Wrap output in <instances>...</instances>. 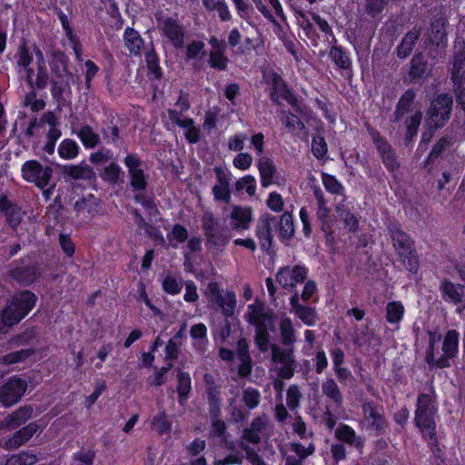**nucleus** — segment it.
I'll use <instances>...</instances> for the list:
<instances>
[{"label": "nucleus", "instance_id": "obj_49", "mask_svg": "<svg viewBox=\"0 0 465 465\" xmlns=\"http://www.w3.org/2000/svg\"><path fill=\"white\" fill-rule=\"evenodd\" d=\"M282 239H290L294 233L292 216L285 213L280 219L277 218V229Z\"/></svg>", "mask_w": 465, "mask_h": 465}, {"label": "nucleus", "instance_id": "obj_55", "mask_svg": "<svg viewBox=\"0 0 465 465\" xmlns=\"http://www.w3.org/2000/svg\"><path fill=\"white\" fill-rule=\"evenodd\" d=\"M145 62L147 68L154 78L159 79L162 76V69L159 64V57L153 48L145 53Z\"/></svg>", "mask_w": 465, "mask_h": 465}, {"label": "nucleus", "instance_id": "obj_16", "mask_svg": "<svg viewBox=\"0 0 465 465\" xmlns=\"http://www.w3.org/2000/svg\"><path fill=\"white\" fill-rule=\"evenodd\" d=\"M162 32L174 48L181 49L184 46L185 29L178 20L173 17L163 19Z\"/></svg>", "mask_w": 465, "mask_h": 465}, {"label": "nucleus", "instance_id": "obj_17", "mask_svg": "<svg viewBox=\"0 0 465 465\" xmlns=\"http://www.w3.org/2000/svg\"><path fill=\"white\" fill-rule=\"evenodd\" d=\"M371 136L385 167L390 172L397 170L400 167V163L395 151L379 133H372Z\"/></svg>", "mask_w": 465, "mask_h": 465}, {"label": "nucleus", "instance_id": "obj_59", "mask_svg": "<svg viewBox=\"0 0 465 465\" xmlns=\"http://www.w3.org/2000/svg\"><path fill=\"white\" fill-rule=\"evenodd\" d=\"M261 401V394L258 390L248 387L242 391V401L251 410L256 408Z\"/></svg>", "mask_w": 465, "mask_h": 465}, {"label": "nucleus", "instance_id": "obj_30", "mask_svg": "<svg viewBox=\"0 0 465 465\" xmlns=\"http://www.w3.org/2000/svg\"><path fill=\"white\" fill-rule=\"evenodd\" d=\"M279 331L282 341L281 346L294 348L297 336L292 321L290 317L283 316L281 318L279 322Z\"/></svg>", "mask_w": 465, "mask_h": 465}, {"label": "nucleus", "instance_id": "obj_7", "mask_svg": "<svg viewBox=\"0 0 465 465\" xmlns=\"http://www.w3.org/2000/svg\"><path fill=\"white\" fill-rule=\"evenodd\" d=\"M361 409V424L366 430L375 437L384 434L387 430V420L383 407L373 401H365Z\"/></svg>", "mask_w": 465, "mask_h": 465}, {"label": "nucleus", "instance_id": "obj_42", "mask_svg": "<svg viewBox=\"0 0 465 465\" xmlns=\"http://www.w3.org/2000/svg\"><path fill=\"white\" fill-rule=\"evenodd\" d=\"M291 90L287 86L282 76L276 73L272 75V93L271 99L279 104V98H283Z\"/></svg>", "mask_w": 465, "mask_h": 465}, {"label": "nucleus", "instance_id": "obj_60", "mask_svg": "<svg viewBox=\"0 0 465 465\" xmlns=\"http://www.w3.org/2000/svg\"><path fill=\"white\" fill-rule=\"evenodd\" d=\"M312 152L317 159H322L327 152L326 141L322 135H314L312 140Z\"/></svg>", "mask_w": 465, "mask_h": 465}, {"label": "nucleus", "instance_id": "obj_45", "mask_svg": "<svg viewBox=\"0 0 465 465\" xmlns=\"http://www.w3.org/2000/svg\"><path fill=\"white\" fill-rule=\"evenodd\" d=\"M57 151L61 158L72 160L79 154L80 147L74 140L67 138L60 143Z\"/></svg>", "mask_w": 465, "mask_h": 465}, {"label": "nucleus", "instance_id": "obj_1", "mask_svg": "<svg viewBox=\"0 0 465 465\" xmlns=\"http://www.w3.org/2000/svg\"><path fill=\"white\" fill-rule=\"evenodd\" d=\"M275 313L261 301H255L247 306L246 321L255 328L254 341L262 352L271 349V361L277 375L284 380L293 377L298 366L294 348L282 347L271 343L270 331H275Z\"/></svg>", "mask_w": 465, "mask_h": 465}, {"label": "nucleus", "instance_id": "obj_3", "mask_svg": "<svg viewBox=\"0 0 465 465\" xmlns=\"http://www.w3.org/2000/svg\"><path fill=\"white\" fill-rule=\"evenodd\" d=\"M435 401L430 394L421 393L418 397L415 422L424 436L429 437V445L434 455L440 458V450L437 443L435 432L434 415L436 413Z\"/></svg>", "mask_w": 465, "mask_h": 465}, {"label": "nucleus", "instance_id": "obj_18", "mask_svg": "<svg viewBox=\"0 0 465 465\" xmlns=\"http://www.w3.org/2000/svg\"><path fill=\"white\" fill-rule=\"evenodd\" d=\"M291 312L299 318L304 324L313 326L318 321L315 308L303 305L300 302V295L295 292L290 298Z\"/></svg>", "mask_w": 465, "mask_h": 465}, {"label": "nucleus", "instance_id": "obj_37", "mask_svg": "<svg viewBox=\"0 0 465 465\" xmlns=\"http://www.w3.org/2000/svg\"><path fill=\"white\" fill-rule=\"evenodd\" d=\"M258 169L262 187H268L273 183L276 167L272 161L267 157H261L258 161Z\"/></svg>", "mask_w": 465, "mask_h": 465}, {"label": "nucleus", "instance_id": "obj_47", "mask_svg": "<svg viewBox=\"0 0 465 465\" xmlns=\"http://www.w3.org/2000/svg\"><path fill=\"white\" fill-rule=\"evenodd\" d=\"M211 430L209 437L211 439H219L220 444L223 445L227 442L226 424L218 416L211 415Z\"/></svg>", "mask_w": 465, "mask_h": 465}, {"label": "nucleus", "instance_id": "obj_63", "mask_svg": "<svg viewBox=\"0 0 465 465\" xmlns=\"http://www.w3.org/2000/svg\"><path fill=\"white\" fill-rule=\"evenodd\" d=\"M95 452L93 450H80L73 455L72 465H93Z\"/></svg>", "mask_w": 465, "mask_h": 465}, {"label": "nucleus", "instance_id": "obj_9", "mask_svg": "<svg viewBox=\"0 0 465 465\" xmlns=\"http://www.w3.org/2000/svg\"><path fill=\"white\" fill-rule=\"evenodd\" d=\"M23 178L35 183L37 187L44 189L50 182L53 175V169L49 166L44 167L38 161L30 160L22 166Z\"/></svg>", "mask_w": 465, "mask_h": 465}, {"label": "nucleus", "instance_id": "obj_25", "mask_svg": "<svg viewBox=\"0 0 465 465\" xmlns=\"http://www.w3.org/2000/svg\"><path fill=\"white\" fill-rule=\"evenodd\" d=\"M388 232L395 251L409 249L414 246L411 238L401 229L397 223H391L388 225Z\"/></svg>", "mask_w": 465, "mask_h": 465}, {"label": "nucleus", "instance_id": "obj_56", "mask_svg": "<svg viewBox=\"0 0 465 465\" xmlns=\"http://www.w3.org/2000/svg\"><path fill=\"white\" fill-rule=\"evenodd\" d=\"M22 430H18L13 436L6 440H2L0 445L6 450H16L28 441L26 437L22 434Z\"/></svg>", "mask_w": 465, "mask_h": 465}, {"label": "nucleus", "instance_id": "obj_51", "mask_svg": "<svg viewBox=\"0 0 465 465\" xmlns=\"http://www.w3.org/2000/svg\"><path fill=\"white\" fill-rule=\"evenodd\" d=\"M177 392L179 395V401L182 402L183 400L187 399L191 390V377L188 372L179 371L177 374Z\"/></svg>", "mask_w": 465, "mask_h": 465}, {"label": "nucleus", "instance_id": "obj_11", "mask_svg": "<svg viewBox=\"0 0 465 465\" xmlns=\"http://www.w3.org/2000/svg\"><path fill=\"white\" fill-rule=\"evenodd\" d=\"M26 388L27 382L25 380L18 376L10 377L0 388V401L5 407L15 404L23 397Z\"/></svg>", "mask_w": 465, "mask_h": 465}, {"label": "nucleus", "instance_id": "obj_5", "mask_svg": "<svg viewBox=\"0 0 465 465\" xmlns=\"http://www.w3.org/2000/svg\"><path fill=\"white\" fill-rule=\"evenodd\" d=\"M452 81L457 104L465 111V43L456 42L452 63Z\"/></svg>", "mask_w": 465, "mask_h": 465}, {"label": "nucleus", "instance_id": "obj_27", "mask_svg": "<svg viewBox=\"0 0 465 465\" xmlns=\"http://www.w3.org/2000/svg\"><path fill=\"white\" fill-rule=\"evenodd\" d=\"M416 98V94L412 89L407 90L399 99L395 111L393 113L392 121L395 123L401 122L404 116L413 111V104Z\"/></svg>", "mask_w": 465, "mask_h": 465}, {"label": "nucleus", "instance_id": "obj_46", "mask_svg": "<svg viewBox=\"0 0 465 465\" xmlns=\"http://www.w3.org/2000/svg\"><path fill=\"white\" fill-rule=\"evenodd\" d=\"M422 119V113L420 110H416L410 117L405 120L406 125V143L411 142L414 136L417 135L419 127Z\"/></svg>", "mask_w": 465, "mask_h": 465}, {"label": "nucleus", "instance_id": "obj_57", "mask_svg": "<svg viewBox=\"0 0 465 465\" xmlns=\"http://www.w3.org/2000/svg\"><path fill=\"white\" fill-rule=\"evenodd\" d=\"M34 352L35 351L33 349H23L17 351H13L4 355L3 361L5 364L21 362L33 355Z\"/></svg>", "mask_w": 465, "mask_h": 465}, {"label": "nucleus", "instance_id": "obj_31", "mask_svg": "<svg viewBox=\"0 0 465 465\" xmlns=\"http://www.w3.org/2000/svg\"><path fill=\"white\" fill-rule=\"evenodd\" d=\"M322 394L337 408L343 404L342 392L333 378H326L322 383Z\"/></svg>", "mask_w": 465, "mask_h": 465}, {"label": "nucleus", "instance_id": "obj_50", "mask_svg": "<svg viewBox=\"0 0 465 465\" xmlns=\"http://www.w3.org/2000/svg\"><path fill=\"white\" fill-rule=\"evenodd\" d=\"M322 180L324 188L331 194L344 196V186L331 174L322 173Z\"/></svg>", "mask_w": 465, "mask_h": 465}, {"label": "nucleus", "instance_id": "obj_34", "mask_svg": "<svg viewBox=\"0 0 465 465\" xmlns=\"http://www.w3.org/2000/svg\"><path fill=\"white\" fill-rule=\"evenodd\" d=\"M446 21L442 18L434 20L430 25V33L429 34L428 41L438 47L440 45L445 46L447 44L446 37Z\"/></svg>", "mask_w": 465, "mask_h": 465}, {"label": "nucleus", "instance_id": "obj_35", "mask_svg": "<svg viewBox=\"0 0 465 465\" xmlns=\"http://www.w3.org/2000/svg\"><path fill=\"white\" fill-rule=\"evenodd\" d=\"M124 41L130 54L134 56L141 54L143 40L136 30L132 27H127L124 34Z\"/></svg>", "mask_w": 465, "mask_h": 465}, {"label": "nucleus", "instance_id": "obj_20", "mask_svg": "<svg viewBox=\"0 0 465 465\" xmlns=\"http://www.w3.org/2000/svg\"><path fill=\"white\" fill-rule=\"evenodd\" d=\"M61 173L66 181L84 180L89 181L95 178L94 169L87 163L67 164L61 167Z\"/></svg>", "mask_w": 465, "mask_h": 465}, {"label": "nucleus", "instance_id": "obj_32", "mask_svg": "<svg viewBox=\"0 0 465 465\" xmlns=\"http://www.w3.org/2000/svg\"><path fill=\"white\" fill-rule=\"evenodd\" d=\"M402 266L411 273L415 274L420 268L418 253L414 246L409 249L395 251Z\"/></svg>", "mask_w": 465, "mask_h": 465}, {"label": "nucleus", "instance_id": "obj_41", "mask_svg": "<svg viewBox=\"0 0 465 465\" xmlns=\"http://www.w3.org/2000/svg\"><path fill=\"white\" fill-rule=\"evenodd\" d=\"M124 175V172L121 166L114 161L111 162L107 166L104 168L101 172V178L113 185L120 184L124 181L122 176Z\"/></svg>", "mask_w": 465, "mask_h": 465}, {"label": "nucleus", "instance_id": "obj_10", "mask_svg": "<svg viewBox=\"0 0 465 465\" xmlns=\"http://www.w3.org/2000/svg\"><path fill=\"white\" fill-rule=\"evenodd\" d=\"M208 298L210 302L222 309L223 314L230 317L234 313L236 306V295L233 292H222L217 282H210L207 286Z\"/></svg>", "mask_w": 465, "mask_h": 465}, {"label": "nucleus", "instance_id": "obj_23", "mask_svg": "<svg viewBox=\"0 0 465 465\" xmlns=\"http://www.w3.org/2000/svg\"><path fill=\"white\" fill-rule=\"evenodd\" d=\"M10 276L21 284L30 285L40 276V272L35 266L17 263L10 270Z\"/></svg>", "mask_w": 465, "mask_h": 465}, {"label": "nucleus", "instance_id": "obj_4", "mask_svg": "<svg viewBox=\"0 0 465 465\" xmlns=\"http://www.w3.org/2000/svg\"><path fill=\"white\" fill-rule=\"evenodd\" d=\"M36 296L30 291H24L14 296L0 314V333L19 322L35 306Z\"/></svg>", "mask_w": 465, "mask_h": 465}, {"label": "nucleus", "instance_id": "obj_40", "mask_svg": "<svg viewBox=\"0 0 465 465\" xmlns=\"http://www.w3.org/2000/svg\"><path fill=\"white\" fill-rule=\"evenodd\" d=\"M76 134L86 149H94L101 143L100 135L88 124L83 125Z\"/></svg>", "mask_w": 465, "mask_h": 465}, {"label": "nucleus", "instance_id": "obj_52", "mask_svg": "<svg viewBox=\"0 0 465 465\" xmlns=\"http://www.w3.org/2000/svg\"><path fill=\"white\" fill-rule=\"evenodd\" d=\"M403 313L404 307L401 302H391L386 306V320L391 324L399 323Z\"/></svg>", "mask_w": 465, "mask_h": 465}, {"label": "nucleus", "instance_id": "obj_53", "mask_svg": "<svg viewBox=\"0 0 465 465\" xmlns=\"http://www.w3.org/2000/svg\"><path fill=\"white\" fill-rule=\"evenodd\" d=\"M329 56L341 69H348L351 65V61L341 46H331L329 52Z\"/></svg>", "mask_w": 465, "mask_h": 465}, {"label": "nucleus", "instance_id": "obj_39", "mask_svg": "<svg viewBox=\"0 0 465 465\" xmlns=\"http://www.w3.org/2000/svg\"><path fill=\"white\" fill-rule=\"evenodd\" d=\"M206 334L207 329L203 323L194 324L190 330V335L194 340L193 347L201 354L205 352L208 344Z\"/></svg>", "mask_w": 465, "mask_h": 465}, {"label": "nucleus", "instance_id": "obj_33", "mask_svg": "<svg viewBox=\"0 0 465 465\" xmlns=\"http://www.w3.org/2000/svg\"><path fill=\"white\" fill-rule=\"evenodd\" d=\"M430 74L429 64L424 55L415 54L411 61L409 76L412 82L426 78Z\"/></svg>", "mask_w": 465, "mask_h": 465}, {"label": "nucleus", "instance_id": "obj_14", "mask_svg": "<svg viewBox=\"0 0 465 465\" xmlns=\"http://www.w3.org/2000/svg\"><path fill=\"white\" fill-rule=\"evenodd\" d=\"M124 163L128 170L130 186L134 192H142L147 188L146 176L141 168L142 161L135 153H128Z\"/></svg>", "mask_w": 465, "mask_h": 465}, {"label": "nucleus", "instance_id": "obj_61", "mask_svg": "<svg viewBox=\"0 0 465 465\" xmlns=\"http://www.w3.org/2000/svg\"><path fill=\"white\" fill-rule=\"evenodd\" d=\"M152 428L159 434H163L170 431L171 423L168 421L164 411H161L153 417L152 421Z\"/></svg>", "mask_w": 465, "mask_h": 465}, {"label": "nucleus", "instance_id": "obj_48", "mask_svg": "<svg viewBox=\"0 0 465 465\" xmlns=\"http://www.w3.org/2000/svg\"><path fill=\"white\" fill-rule=\"evenodd\" d=\"M280 119L285 128L291 132L295 130L303 131L306 128L302 120L288 110H282L280 112Z\"/></svg>", "mask_w": 465, "mask_h": 465}, {"label": "nucleus", "instance_id": "obj_62", "mask_svg": "<svg viewBox=\"0 0 465 465\" xmlns=\"http://www.w3.org/2000/svg\"><path fill=\"white\" fill-rule=\"evenodd\" d=\"M302 393L297 385H291L287 390L286 402L291 411L296 410L300 406Z\"/></svg>", "mask_w": 465, "mask_h": 465}, {"label": "nucleus", "instance_id": "obj_22", "mask_svg": "<svg viewBox=\"0 0 465 465\" xmlns=\"http://www.w3.org/2000/svg\"><path fill=\"white\" fill-rule=\"evenodd\" d=\"M252 213L250 207L235 205L230 213V224L234 231H243L250 227Z\"/></svg>", "mask_w": 465, "mask_h": 465}, {"label": "nucleus", "instance_id": "obj_19", "mask_svg": "<svg viewBox=\"0 0 465 465\" xmlns=\"http://www.w3.org/2000/svg\"><path fill=\"white\" fill-rule=\"evenodd\" d=\"M31 406H23L0 420V430H13L25 424L33 415Z\"/></svg>", "mask_w": 465, "mask_h": 465}, {"label": "nucleus", "instance_id": "obj_36", "mask_svg": "<svg viewBox=\"0 0 465 465\" xmlns=\"http://www.w3.org/2000/svg\"><path fill=\"white\" fill-rule=\"evenodd\" d=\"M33 45H28L25 40H23L17 47L15 58L18 73H22L23 67H28L33 62Z\"/></svg>", "mask_w": 465, "mask_h": 465}, {"label": "nucleus", "instance_id": "obj_44", "mask_svg": "<svg viewBox=\"0 0 465 465\" xmlns=\"http://www.w3.org/2000/svg\"><path fill=\"white\" fill-rule=\"evenodd\" d=\"M335 210L341 220H342L344 226L350 232H356L358 230L359 221L357 217L351 213L350 210L344 208V204L342 203H337Z\"/></svg>", "mask_w": 465, "mask_h": 465}, {"label": "nucleus", "instance_id": "obj_6", "mask_svg": "<svg viewBox=\"0 0 465 465\" xmlns=\"http://www.w3.org/2000/svg\"><path fill=\"white\" fill-rule=\"evenodd\" d=\"M452 104V96L447 94H440L432 100L427 111L425 126L431 129L443 127L450 119Z\"/></svg>", "mask_w": 465, "mask_h": 465}, {"label": "nucleus", "instance_id": "obj_54", "mask_svg": "<svg viewBox=\"0 0 465 465\" xmlns=\"http://www.w3.org/2000/svg\"><path fill=\"white\" fill-rule=\"evenodd\" d=\"M451 140L447 137H441L437 143L433 146L429 156L425 161V165L429 166L433 164L435 160L441 155V153L450 145Z\"/></svg>", "mask_w": 465, "mask_h": 465}, {"label": "nucleus", "instance_id": "obj_28", "mask_svg": "<svg viewBox=\"0 0 465 465\" xmlns=\"http://www.w3.org/2000/svg\"><path fill=\"white\" fill-rule=\"evenodd\" d=\"M440 291L445 302L460 303L463 301L464 286L461 284H455L444 279L440 283Z\"/></svg>", "mask_w": 465, "mask_h": 465}, {"label": "nucleus", "instance_id": "obj_43", "mask_svg": "<svg viewBox=\"0 0 465 465\" xmlns=\"http://www.w3.org/2000/svg\"><path fill=\"white\" fill-rule=\"evenodd\" d=\"M419 37L420 33L416 30H411L407 33L401 43L397 47V55L400 58L407 57L411 53Z\"/></svg>", "mask_w": 465, "mask_h": 465}, {"label": "nucleus", "instance_id": "obj_58", "mask_svg": "<svg viewBox=\"0 0 465 465\" xmlns=\"http://www.w3.org/2000/svg\"><path fill=\"white\" fill-rule=\"evenodd\" d=\"M245 190L246 193L252 196L256 190V180L252 175H245L235 183V191L237 193Z\"/></svg>", "mask_w": 465, "mask_h": 465}, {"label": "nucleus", "instance_id": "obj_2", "mask_svg": "<svg viewBox=\"0 0 465 465\" xmlns=\"http://www.w3.org/2000/svg\"><path fill=\"white\" fill-rule=\"evenodd\" d=\"M459 332L456 330H450L444 336L441 349L439 344L441 339L440 334L429 332V346L426 350L425 361L430 366L440 369L450 366V360L456 357L459 347Z\"/></svg>", "mask_w": 465, "mask_h": 465}, {"label": "nucleus", "instance_id": "obj_13", "mask_svg": "<svg viewBox=\"0 0 465 465\" xmlns=\"http://www.w3.org/2000/svg\"><path fill=\"white\" fill-rule=\"evenodd\" d=\"M277 229V217L265 213L259 217L256 224V236L262 251L269 252L272 246L273 231Z\"/></svg>", "mask_w": 465, "mask_h": 465}, {"label": "nucleus", "instance_id": "obj_24", "mask_svg": "<svg viewBox=\"0 0 465 465\" xmlns=\"http://www.w3.org/2000/svg\"><path fill=\"white\" fill-rule=\"evenodd\" d=\"M50 67L55 78L73 77L68 70V57L60 50L52 51Z\"/></svg>", "mask_w": 465, "mask_h": 465}, {"label": "nucleus", "instance_id": "obj_15", "mask_svg": "<svg viewBox=\"0 0 465 465\" xmlns=\"http://www.w3.org/2000/svg\"><path fill=\"white\" fill-rule=\"evenodd\" d=\"M211 50L209 52L208 64L217 71H225L228 67L229 58L225 55L226 44L213 35L209 39Z\"/></svg>", "mask_w": 465, "mask_h": 465}, {"label": "nucleus", "instance_id": "obj_8", "mask_svg": "<svg viewBox=\"0 0 465 465\" xmlns=\"http://www.w3.org/2000/svg\"><path fill=\"white\" fill-rule=\"evenodd\" d=\"M202 223L207 247L222 248L229 242L231 238L229 229L221 224L213 213H205Z\"/></svg>", "mask_w": 465, "mask_h": 465}, {"label": "nucleus", "instance_id": "obj_64", "mask_svg": "<svg viewBox=\"0 0 465 465\" xmlns=\"http://www.w3.org/2000/svg\"><path fill=\"white\" fill-rule=\"evenodd\" d=\"M113 158H114L113 152L110 149L102 147L97 152L92 153L90 154L89 161L94 165H99V164L107 163L108 161L112 160Z\"/></svg>", "mask_w": 465, "mask_h": 465}, {"label": "nucleus", "instance_id": "obj_29", "mask_svg": "<svg viewBox=\"0 0 465 465\" xmlns=\"http://www.w3.org/2000/svg\"><path fill=\"white\" fill-rule=\"evenodd\" d=\"M33 51L36 57V65H37L35 85V88L43 90L48 84L49 73H48L46 65H45L44 54L35 44H33Z\"/></svg>", "mask_w": 465, "mask_h": 465}, {"label": "nucleus", "instance_id": "obj_38", "mask_svg": "<svg viewBox=\"0 0 465 465\" xmlns=\"http://www.w3.org/2000/svg\"><path fill=\"white\" fill-rule=\"evenodd\" d=\"M100 132L108 143H117L120 139V128L117 123H115V118L113 114H110L107 120L104 122Z\"/></svg>", "mask_w": 465, "mask_h": 465}, {"label": "nucleus", "instance_id": "obj_12", "mask_svg": "<svg viewBox=\"0 0 465 465\" xmlns=\"http://www.w3.org/2000/svg\"><path fill=\"white\" fill-rule=\"evenodd\" d=\"M308 275V269L304 266H284L276 273V282L284 289L292 291L297 284L303 282Z\"/></svg>", "mask_w": 465, "mask_h": 465}, {"label": "nucleus", "instance_id": "obj_26", "mask_svg": "<svg viewBox=\"0 0 465 465\" xmlns=\"http://www.w3.org/2000/svg\"><path fill=\"white\" fill-rule=\"evenodd\" d=\"M335 436L339 440L353 446L360 452H362L365 440L362 437L358 436L351 426L347 424L340 425L335 430Z\"/></svg>", "mask_w": 465, "mask_h": 465}, {"label": "nucleus", "instance_id": "obj_21", "mask_svg": "<svg viewBox=\"0 0 465 465\" xmlns=\"http://www.w3.org/2000/svg\"><path fill=\"white\" fill-rule=\"evenodd\" d=\"M0 212L5 213L8 225L13 229L18 227L25 215L21 207L9 201L5 195L0 196Z\"/></svg>", "mask_w": 465, "mask_h": 465}]
</instances>
